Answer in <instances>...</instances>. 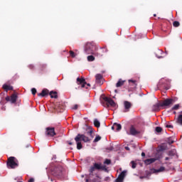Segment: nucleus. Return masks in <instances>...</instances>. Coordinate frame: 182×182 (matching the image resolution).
<instances>
[{
    "label": "nucleus",
    "instance_id": "1",
    "mask_svg": "<svg viewBox=\"0 0 182 182\" xmlns=\"http://www.w3.org/2000/svg\"><path fill=\"white\" fill-rule=\"evenodd\" d=\"M85 134H87V136L85 134H78L75 136V141L77 143V150H80L83 147L82 146V142H80L82 141V140L85 143H89L90 141H92V140H93V137H95V136H93V129L92 128L87 129V132L85 133Z\"/></svg>",
    "mask_w": 182,
    "mask_h": 182
},
{
    "label": "nucleus",
    "instance_id": "2",
    "mask_svg": "<svg viewBox=\"0 0 182 182\" xmlns=\"http://www.w3.org/2000/svg\"><path fill=\"white\" fill-rule=\"evenodd\" d=\"M95 49H96V46L95 45V43L88 42L85 45V53L87 55H93Z\"/></svg>",
    "mask_w": 182,
    "mask_h": 182
},
{
    "label": "nucleus",
    "instance_id": "3",
    "mask_svg": "<svg viewBox=\"0 0 182 182\" xmlns=\"http://www.w3.org/2000/svg\"><path fill=\"white\" fill-rule=\"evenodd\" d=\"M77 84L80 85L81 87H78V89H83V87H85V89H89L90 87V83L86 82V80L83 77H77Z\"/></svg>",
    "mask_w": 182,
    "mask_h": 182
},
{
    "label": "nucleus",
    "instance_id": "4",
    "mask_svg": "<svg viewBox=\"0 0 182 182\" xmlns=\"http://www.w3.org/2000/svg\"><path fill=\"white\" fill-rule=\"evenodd\" d=\"M18 163L15 161V157L11 156L7 160L8 168H16L18 167Z\"/></svg>",
    "mask_w": 182,
    "mask_h": 182
},
{
    "label": "nucleus",
    "instance_id": "5",
    "mask_svg": "<svg viewBox=\"0 0 182 182\" xmlns=\"http://www.w3.org/2000/svg\"><path fill=\"white\" fill-rule=\"evenodd\" d=\"M45 134L47 137H55V136H56V132H55V127H46Z\"/></svg>",
    "mask_w": 182,
    "mask_h": 182
},
{
    "label": "nucleus",
    "instance_id": "6",
    "mask_svg": "<svg viewBox=\"0 0 182 182\" xmlns=\"http://www.w3.org/2000/svg\"><path fill=\"white\" fill-rule=\"evenodd\" d=\"M94 167L95 168V170H102V171H105V173H109V169H107L106 165H102V164L95 163Z\"/></svg>",
    "mask_w": 182,
    "mask_h": 182
},
{
    "label": "nucleus",
    "instance_id": "7",
    "mask_svg": "<svg viewBox=\"0 0 182 182\" xmlns=\"http://www.w3.org/2000/svg\"><path fill=\"white\" fill-rule=\"evenodd\" d=\"M103 100H105L107 103V106L109 107L111 106V107H116V102H114V100H113L112 98L108 97H104Z\"/></svg>",
    "mask_w": 182,
    "mask_h": 182
},
{
    "label": "nucleus",
    "instance_id": "8",
    "mask_svg": "<svg viewBox=\"0 0 182 182\" xmlns=\"http://www.w3.org/2000/svg\"><path fill=\"white\" fill-rule=\"evenodd\" d=\"M174 103V100L173 99H166L164 100L162 102H161V107H167L170 106L171 105H173Z\"/></svg>",
    "mask_w": 182,
    "mask_h": 182
},
{
    "label": "nucleus",
    "instance_id": "9",
    "mask_svg": "<svg viewBox=\"0 0 182 182\" xmlns=\"http://www.w3.org/2000/svg\"><path fill=\"white\" fill-rule=\"evenodd\" d=\"M96 170V168L95 167V165L92 166H90L89 169L90 174L86 176L85 182H89V178H93V171Z\"/></svg>",
    "mask_w": 182,
    "mask_h": 182
},
{
    "label": "nucleus",
    "instance_id": "10",
    "mask_svg": "<svg viewBox=\"0 0 182 182\" xmlns=\"http://www.w3.org/2000/svg\"><path fill=\"white\" fill-rule=\"evenodd\" d=\"M95 82L97 85H99V86H102V85H103V75L97 74L95 75Z\"/></svg>",
    "mask_w": 182,
    "mask_h": 182
},
{
    "label": "nucleus",
    "instance_id": "11",
    "mask_svg": "<svg viewBox=\"0 0 182 182\" xmlns=\"http://www.w3.org/2000/svg\"><path fill=\"white\" fill-rule=\"evenodd\" d=\"M126 171H123L118 176L117 178L115 179V182H123L124 181V178L126 177Z\"/></svg>",
    "mask_w": 182,
    "mask_h": 182
},
{
    "label": "nucleus",
    "instance_id": "12",
    "mask_svg": "<svg viewBox=\"0 0 182 182\" xmlns=\"http://www.w3.org/2000/svg\"><path fill=\"white\" fill-rule=\"evenodd\" d=\"M53 176L54 177H60L62 176V169L60 168H55L52 172Z\"/></svg>",
    "mask_w": 182,
    "mask_h": 182
},
{
    "label": "nucleus",
    "instance_id": "13",
    "mask_svg": "<svg viewBox=\"0 0 182 182\" xmlns=\"http://www.w3.org/2000/svg\"><path fill=\"white\" fill-rule=\"evenodd\" d=\"M65 109H66V107L63 105V104H57L55 105V110L58 112L59 113H62Z\"/></svg>",
    "mask_w": 182,
    "mask_h": 182
},
{
    "label": "nucleus",
    "instance_id": "14",
    "mask_svg": "<svg viewBox=\"0 0 182 182\" xmlns=\"http://www.w3.org/2000/svg\"><path fill=\"white\" fill-rule=\"evenodd\" d=\"M129 134L132 136H136V134H140V132L136 130L134 126L132 125L129 129Z\"/></svg>",
    "mask_w": 182,
    "mask_h": 182
},
{
    "label": "nucleus",
    "instance_id": "15",
    "mask_svg": "<svg viewBox=\"0 0 182 182\" xmlns=\"http://www.w3.org/2000/svg\"><path fill=\"white\" fill-rule=\"evenodd\" d=\"M107 52H108L107 48L106 47L102 48L97 53V56H103L104 53H107Z\"/></svg>",
    "mask_w": 182,
    "mask_h": 182
},
{
    "label": "nucleus",
    "instance_id": "16",
    "mask_svg": "<svg viewBox=\"0 0 182 182\" xmlns=\"http://www.w3.org/2000/svg\"><path fill=\"white\" fill-rule=\"evenodd\" d=\"M128 82L129 83V86H131L132 89H136V87H137V80H129Z\"/></svg>",
    "mask_w": 182,
    "mask_h": 182
},
{
    "label": "nucleus",
    "instance_id": "17",
    "mask_svg": "<svg viewBox=\"0 0 182 182\" xmlns=\"http://www.w3.org/2000/svg\"><path fill=\"white\" fill-rule=\"evenodd\" d=\"M49 95V90L43 89L41 93L38 94V96H41L42 97H45V96H48Z\"/></svg>",
    "mask_w": 182,
    "mask_h": 182
},
{
    "label": "nucleus",
    "instance_id": "18",
    "mask_svg": "<svg viewBox=\"0 0 182 182\" xmlns=\"http://www.w3.org/2000/svg\"><path fill=\"white\" fill-rule=\"evenodd\" d=\"M114 129L117 130V132H120V130H122V124L114 123L113 126L112 127V129L114 130Z\"/></svg>",
    "mask_w": 182,
    "mask_h": 182
},
{
    "label": "nucleus",
    "instance_id": "19",
    "mask_svg": "<svg viewBox=\"0 0 182 182\" xmlns=\"http://www.w3.org/2000/svg\"><path fill=\"white\" fill-rule=\"evenodd\" d=\"M124 109H127L126 112H129V110L130 109V107H132V102L129 101H124Z\"/></svg>",
    "mask_w": 182,
    "mask_h": 182
},
{
    "label": "nucleus",
    "instance_id": "20",
    "mask_svg": "<svg viewBox=\"0 0 182 182\" xmlns=\"http://www.w3.org/2000/svg\"><path fill=\"white\" fill-rule=\"evenodd\" d=\"M102 178L99 176V175H96V178H89V182H102Z\"/></svg>",
    "mask_w": 182,
    "mask_h": 182
},
{
    "label": "nucleus",
    "instance_id": "21",
    "mask_svg": "<svg viewBox=\"0 0 182 182\" xmlns=\"http://www.w3.org/2000/svg\"><path fill=\"white\" fill-rule=\"evenodd\" d=\"M152 173H161V171H164L166 168L164 166H161L159 169L152 168L151 169Z\"/></svg>",
    "mask_w": 182,
    "mask_h": 182
},
{
    "label": "nucleus",
    "instance_id": "22",
    "mask_svg": "<svg viewBox=\"0 0 182 182\" xmlns=\"http://www.w3.org/2000/svg\"><path fill=\"white\" fill-rule=\"evenodd\" d=\"M154 161H156V159L154 158L148 159L144 161V164L149 166V164H151L154 163Z\"/></svg>",
    "mask_w": 182,
    "mask_h": 182
},
{
    "label": "nucleus",
    "instance_id": "23",
    "mask_svg": "<svg viewBox=\"0 0 182 182\" xmlns=\"http://www.w3.org/2000/svg\"><path fill=\"white\" fill-rule=\"evenodd\" d=\"M46 70V64H41L38 66V71L40 73H42V72H45Z\"/></svg>",
    "mask_w": 182,
    "mask_h": 182
},
{
    "label": "nucleus",
    "instance_id": "24",
    "mask_svg": "<svg viewBox=\"0 0 182 182\" xmlns=\"http://www.w3.org/2000/svg\"><path fill=\"white\" fill-rule=\"evenodd\" d=\"M18 99V95L16 94L11 95L10 97V102L11 103H16V100Z\"/></svg>",
    "mask_w": 182,
    "mask_h": 182
},
{
    "label": "nucleus",
    "instance_id": "25",
    "mask_svg": "<svg viewBox=\"0 0 182 182\" xmlns=\"http://www.w3.org/2000/svg\"><path fill=\"white\" fill-rule=\"evenodd\" d=\"M3 89L6 91L8 92L9 90H14V87L11 86V85H8L6 84H4L3 85Z\"/></svg>",
    "mask_w": 182,
    "mask_h": 182
},
{
    "label": "nucleus",
    "instance_id": "26",
    "mask_svg": "<svg viewBox=\"0 0 182 182\" xmlns=\"http://www.w3.org/2000/svg\"><path fill=\"white\" fill-rule=\"evenodd\" d=\"M51 99H58V92L56 91L53 92V91H51L49 93Z\"/></svg>",
    "mask_w": 182,
    "mask_h": 182
},
{
    "label": "nucleus",
    "instance_id": "27",
    "mask_svg": "<svg viewBox=\"0 0 182 182\" xmlns=\"http://www.w3.org/2000/svg\"><path fill=\"white\" fill-rule=\"evenodd\" d=\"M160 107H161V102H158L153 106V109L155 111H159L160 110Z\"/></svg>",
    "mask_w": 182,
    "mask_h": 182
},
{
    "label": "nucleus",
    "instance_id": "28",
    "mask_svg": "<svg viewBox=\"0 0 182 182\" xmlns=\"http://www.w3.org/2000/svg\"><path fill=\"white\" fill-rule=\"evenodd\" d=\"M155 53H156V56L158 57L159 59L161 58H163V55H162L163 53H163V50H158L156 51Z\"/></svg>",
    "mask_w": 182,
    "mask_h": 182
},
{
    "label": "nucleus",
    "instance_id": "29",
    "mask_svg": "<svg viewBox=\"0 0 182 182\" xmlns=\"http://www.w3.org/2000/svg\"><path fill=\"white\" fill-rule=\"evenodd\" d=\"M123 85H124V80H119L117 84H116V87H121V86H123Z\"/></svg>",
    "mask_w": 182,
    "mask_h": 182
},
{
    "label": "nucleus",
    "instance_id": "30",
    "mask_svg": "<svg viewBox=\"0 0 182 182\" xmlns=\"http://www.w3.org/2000/svg\"><path fill=\"white\" fill-rule=\"evenodd\" d=\"M176 123L178 124H181L182 126V114L178 115L177 119H176Z\"/></svg>",
    "mask_w": 182,
    "mask_h": 182
},
{
    "label": "nucleus",
    "instance_id": "31",
    "mask_svg": "<svg viewBox=\"0 0 182 182\" xmlns=\"http://www.w3.org/2000/svg\"><path fill=\"white\" fill-rule=\"evenodd\" d=\"M168 156H169L170 157H173V156H176V151L173 149L168 151Z\"/></svg>",
    "mask_w": 182,
    "mask_h": 182
},
{
    "label": "nucleus",
    "instance_id": "32",
    "mask_svg": "<svg viewBox=\"0 0 182 182\" xmlns=\"http://www.w3.org/2000/svg\"><path fill=\"white\" fill-rule=\"evenodd\" d=\"M94 126L97 128L100 127V122L97 119H94Z\"/></svg>",
    "mask_w": 182,
    "mask_h": 182
},
{
    "label": "nucleus",
    "instance_id": "33",
    "mask_svg": "<svg viewBox=\"0 0 182 182\" xmlns=\"http://www.w3.org/2000/svg\"><path fill=\"white\" fill-rule=\"evenodd\" d=\"M69 53L71 58H76V55H77V53H74L73 50H70Z\"/></svg>",
    "mask_w": 182,
    "mask_h": 182
},
{
    "label": "nucleus",
    "instance_id": "34",
    "mask_svg": "<svg viewBox=\"0 0 182 182\" xmlns=\"http://www.w3.org/2000/svg\"><path fill=\"white\" fill-rule=\"evenodd\" d=\"M87 60H88V62H93V60H95V56L88 55L87 56Z\"/></svg>",
    "mask_w": 182,
    "mask_h": 182
},
{
    "label": "nucleus",
    "instance_id": "35",
    "mask_svg": "<svg viewBox=\"0 0 182 182\" xmlns=\"http://www.w3.org/2000/svg\"><path fill=\"white\" fill-rule=\"evenodd\" d=\"M100 140H102V136H97L94 139L93 143H97V141H100Z\"/></svg>",
    "mask_w": 182,
    "mask_h": 182
},
{
    "label": "nucleus",
    "instance_id": "36",
    "mask_svg": "<svg viewBox=\"0 0 182 182\" xmlns=\"http://www.w3.org/2000/svg\"><path fill=\"white\" fill-rule=\"evenodd\" d=\"M173 26H174V28H178V26H180V22L175 21L173 23Z\"/></svg>",
    "mask_w": 182,
    "mask_h": 182
},
{
    "label": "nucleus",
    "instance_id": "37",
    "mask_svg": "<svg viewBox=\"0 0 182 182\" xmlns=\"http://www.w3.org/2000/svg\"><path fill=\"white\" fill-rule=\"evenodd\" d=\"M155 130L156 133H161V132L163 131V129H161V127H156Z\"/></svg>",
    "mask_w": 182,
    "mask_h": 182
},
{
    "label": "nucleus",
    "instance_id": "38",
    "mask_svg": "<svg viewBox=\"0 0 182 182\" xmlns=\"http://www.w3.org/2000/svg\"><path fill=\"white\" fill-rule=\"evenodd\" d=\"M111 164L112 161L110 159H105V161H104V164H107V166H109Z\"/></svg>",
    "mask_w": 182,
    "mask_h": 182
},
{
    "label": "nucleus",
    "instance_id": "39",
    "mask_svg": "<svg viewBox=\"0 0 182 182\" xmlns=\"http://www.w3.org/2000/svg\"><path fill=\"white\" fill-rule=\"evenodd\" d=\"M131 164H132V168H136L137 164H136V162H134V161H131Z\"/></svg>",
    "mask_w": 182,
    "mask_h": 182
},
{
    "label": "nucleus",
    "instance_id": "40",
    "mask_svg": "<svg viewBox=\"0 0 182 182\" xmlns=\"http://www.w3.org/2000/svg\"><path fill=\"white\" fill-rule=\"evenodd\" d=\"M164 80H161L160 82H159V87H166L165 85L164 86H161V85H163V83H164Z\"/></svg>",
    "mask_w": 182,
    "mask_h": 182
},
{
    "label": "nucleus",
    "instance_id": "41",
    "mask_svg": "<svg viewBox=\"0 0 182 182\" xmlns=\"http://www.w3.org/2000/svg\"><path fill=\"white\" fill-rule=\"evenodd\" d=\"M180 107V105H176L172 107V110H177Z\"/></svg>",
    "mask_w": 182,
    "mask_h": 182
},
{
    "label": "nucleus",
    "instance_id": "42",
    "mask_svg": "<svg viewBox=\"0 0 182 182\" xmlns=\"http://www.w3.org/2000/svg\"><path fill=\"white\" fill-rule=\"evenodd\" d=\"M31 93H32V95H33V96H35V95H36V88H32L31 89Z\"/></svg>",
    "mask_w": 182,
    "mask_h": 182
},
{
    "label": "nucleus",
    "instance_id": "43",
    "mask_svg": "<svg viewBox=\"0 0 182 182\" xmlns=\"http://www.w3.org/2000/svg\"><path fill=\"white\" fill-rule=\"evenodd\" d=\"M166 127H167L168 129H173V125H171V124H167V125L166 126Z\"/></svg>",
    "mask_w": 182,
    "mask_h": 182
},
{
    "label": "nucleus",
    "instance_id": "44",
    "mask_svg": "<svg viewBox=\"0 0 182 182\" xmlns=\"http://www.w3.org/2000/svg\"><path fill=\"white\" fill-rule=\"evenodd\" d=\"M77 107H78V105H74V107H73V110H77Z\"/></svg>",
    "mask_w": 182,
    "mask_h": 182
},
{
    "label": "nucleus",
    "instance_id": "45",
    "mask_svg": "<svg viewBox=\"0 0 182 182\" xmlns=\"http://www.w3.org/2000/svg\"><path fill=\"white\" fill-rule=\"evenodd\" d=\"M29 69H34L35 66L33 65H28Z\"/></svg>",
    "mask_w": 182,
    "mask_h": 182
},
{
    "label": "nucleus",
    "instance_id": "46",
    "mask_svg": "<svg viewBox=\"0 0 182 182\" xmlns=\"http://www.w3.org/2000/svg\"><path fill=\"white\" fill-rule=\"evenodd\" d=\"M28 182H35V179L33 178H31Z\"/></svg>",
    "mask_w": 182,
    "mask_h": 182
},
{
    "label": "nucleus",
    "instance_id": "47",
    "mask_svg": "<svg viewBox=\"0 0 182 182\" xmlns=\"http://www.w3.org/2000/svg\"><path fill=\"white\" fill-rule=\"evenodd\" d=\"M6 102H10L11 101V97H9V96H7L6 97Z\"/></svg>",
    "mask_w": 182,
    "mask_h": 182
},
{
    "label": "nucleus",
    "instance_id": "48",
    "mask_svg": "<svg viewBox=\"0 0 182 182\" xmlns=\"http://www.w3.org/2000/svg\"><path fill=\"white\" fill-rule=\"evenodd\" d=\"M164 150H166V148H164V146H161L160 147V151H164Z\"/></svg>",
    "mask_w": 182,
    "mask_h": 182
},
{
    "label": "nucleus",
    "instance_id": "49",
    "mask_svg": "<svg viewBox=\"0 0 182 182\" xmlns=\"http://www.w3.org/2000/svg\"><path fill=\"white\" fill-rule=\"evenodd\" d=\"M139 178L142 180V178H147V176H140Z\"/></svg>",
    "mask_w": 182,
    "mask_h": 182
},
{
    "label": "nucleus",
    "instance_id": "50",
    "mask_svg": "<svg viewBox=\"0 0 182 182\" xmlns=\"http://www.w3.org/2000/svg\"><path fill=\"white\" fill-rule=\"evenodd\" d=\"M67 143H68L70 146H72V145L73 144V143H72V142H70V141H68Z\"/></svg>",
    "mask_w": 182,
    "mask_h": 182
},
{
    "label": "nucleus",
    "instance_id": "51",
    "mask_svg": "<svg viewBox=\"0 0 182 182\" xmlns=\"http://www.w3.org/2000/svg\"><path fill=\"white\" fill-rule=\"evenodd\" d=\"M125 150H127L129 151H130V148L129 146H125Z\"/></svg>",
    "mask_w": 182,
    "mask_h": 182
},
{
    "label": "nucleus",
    "instance_id": "52",
    "mask_svg": "<svg viewBox=\"0 0 182 182\" xmlns=\"http://www.w3.org/2000/svg\"><path fill=\"white\" fill-rule=\"evenodd\" d=\"M141 156H142V157H145V156H146V154H145L144 152H142V153H141Z\"/></svg>",
    "mask_w": 182,
    "mask_h": 182
},
{
    "label": "nucleus",
    "instance_id": "53",
    "mask_svg": "<svg viewBox=\"0 0 182 182\" xmlns=\"http://www.w3.org/2000/svg\"><path fill=\"white\" fill-rule=\"evenodd\" d=\"M173 143H174V141H168V144H173Z\"/></svg>",
    "mask_w": 182,
    "mask_h": 182
},
{
    "label": "nucleus",
    "instance_id": "54",
    "mask_svg": "<svg viewBox=\"0 0 182 182\" xmlns=\"http://www.w3.org/2000/svg\"><path fill=\"white\" fill-rule=\"evenodd\" d=\"M165 160H166V161L170 160V158H169V157H166V158H165Z\"/></svg>",
    "mask_w": 182,
    "mask_h": 182
},
{
    "label": "nucleus",
    "instance_id": "55",
    "mask_svg": "<svg viewBox=\"0 0 182 182\" xmlns=\"http://www.w3.org/2000/svg\"><path fill=\"white\" fill-rule=\"evenodd\" d=\"M149 174H151V172H148L147 175L149 176Z\"/></svg>",
    "mask_w": 182,
    "mask_h": 182
},
{
    "label": "nucleus",
    "instance_id": "56",
    "mask_svg": "<svg viewBox=\"0 0 182 182\" xmlns=\"http://www.w3.org/2000/svg\"><path fill=\"white\" fill-rule=\"evenodd\" d=\"M154 16H155V17H156V16H157V15H156V14H154Z\"/></svg>",
    "mask_w": 182,
    "mask_h": 182
},
{
    "label": "nucleus",
    "instance_id": "57",
    "mask_svg": "<svg viewBox=\"0 0 182 182\" xmlns=\"http://www.w3.org/2000/svg\"><path fill=\"white\" fill-rule=\"evenodd\" d=\"M165 89H166V90H168V88H167V87H165Z\"/></svg>",
    "mask_w": 182,
    "mask_h": 182
}]
</instances>
